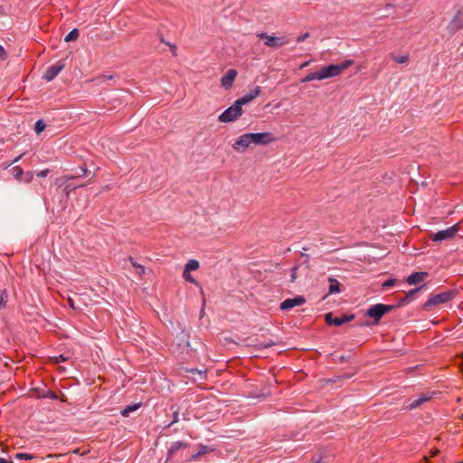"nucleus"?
Segmentation results:
<instances>
[{
  "label": "nucleus",
  "mask_w": 463,
  "mask_h": 463,
  "mask_svg": "<svg viewBox=\"0 0 463 463\" xmlns=\"http://www.w3.org/2000/svg\"><path fill=\"white\" fill-rule=\"evenodd\" d=\"M354 64L353 60H345L340 64H329L323 67L321 70L308 73L305 76L301 82L306 83L312 80H322L325 79L332 78L340 75L345 70Z\"/></svg>",
  "instance_id": "obj_1"
},
{
  "label": "nucleus",
  "mask_w": 463,
  "mask_h": 463,
  "mask_svg": "<svg viewBox=\"0 0 463 463\" xmlns=\"http://www.w3.org/2000/svg\"><path fill=\"white\" fill-rule=\"evenodd\" d=\"M457 295L458 291L456 289H451L449 291L430 296L429 299L423 304V309L427 310L431 307L445 304L453 299Z\"/></svg>",
  "instance_id": "obj_2"
},
{
  "label": "nucleus",
  "mask_w": 463,
  "mask_h": 463,
  "mask_svg": "<svg viewBox=\"0 0 463 463\" xmlns=\"http://www.w3.org/2000/svg\"><path fill=\"white\" fill-rule=\"evenodd\" d=\"M243 113L242 107L235 101L226 109L219 117L218 120L222 123H229L237 120Z\"/></svg>",
  "instance_id": "obj_3"
},
{
  "label": "nucleus",
  "mask_w": 463,
  "mask_h": 463,
  "mask_svg": "<svg viewBox=\"0 0 463 463\" xmlns=\"http://www.w3.org/2000/svg\"><path fill=\"white\" fill-rule=\"evenodd\" d=\"M394 308L392 305L376 304L366 310V316L373 318V325L379 324L382 317Z\"/></svg>",
  "instance_id": "obj_4"
},
{
  "label": "nucleus",
  "mask_w": 463,
  "mask_h": 463,
  "mask_svg": "<svg viewBox=\"0 0 463 463\" xmlns=\"http://www.w3.org/2000/svg\"><path fill=\"white\" fill-rule=\"evenodd\" d=\"M249 135L250 143L256 146H267L276 141V137L270 132L249 133Z\"/></svg>",
  "instance_id": "obj_5"
},
{
  "label": "nucleus",
  "mask_w": 463,
  "mask_h": 463,
  "mask_svg": "<svg viewBox=\"0 0 463 463\" xmlns=\"http://www.w3.org/2000/svg\"><path fill=\"white\" fill-rule=\"evenodd\" d=\"M460 227L458 224H454L445 230L439 231L433 234H431L430 238L433 241H441L449 239H452L457 232L459 231Z\"/></svg>",
  "instance_id": "obj_6"
},
{
  "label": "nucleus",
  "mask_w": 463,
  "mask_h": 463,
  "mask_svg": "<svg viewBox=\"0 0 463 463\" xmlns=\"http://www.w3.org/2000/svg\"><path fill=\"white\" fill-rule=\"evenodd\" d=\"M257 36L260 39H265V45L268 47L279 48L288 43V40L286 37L270 36L266 33H259Z\"/></svg>",
  "instance_id": "obj_7"
},
{
  "label": "nucleus",
  "mask_w": 463,
  "mask_h": 463,
  "mask_svg": "<svg viewBox=\"0 0 463 463\" xmlns=\"http://www.w3.org/2000/svg\"><path fill=\"white\" fill-rule=\"evenodd\" d=\"M355 316L354 314L349 315H342L341 317H334L333 313L329 312L326 314L325 320L328 325H334L336 326H340L344 325L345 323L353 321L354 319Z\"/></svg>",
  "instance_id": "obj_8"
},
{
  "label": "nucleus",
  "mask_w": 463,
  "mask_h": 463,
  "mask_svg": "<svg viewBox=\"0 0 463 463\" xmlns=\"http://www.w3.org/2000/svg\"><path fill=\"white\" fill-rule=\"evenodd\" d=\"M250 145L251 143L250 135L249 133H245L238 137V138L232 145V147L236 152L243 153L249 148Z\"/></svg>",
  "instance_id": "obj_9"
},
{
  "label": "nucleus",
  "mask_w": 463,
  "mask_h": 463,
  "mask_svg": "<svg viewBox=\"0 0 463 463\" xmlns=\"http://www.w3.org/2000/svg\"><path fill=\"white\" fill-rule=\"evenodd\" d=\"M460 29H463V7L457 12L453 19L447 26V30L450 33H455Z\"/></svg>",
  "instance_id": "obj_10"
},
{
  "label": "nucleus",
  "mask_w": 463,
  "mask_h": 463,
  "mask_svg": "<svg viewBox=\"0 0 463 463\" xmlns=\"http://www.w3.org/2000/svg\"><path fill=\"white\" fill-rule=\"evenodd\" d=\"M306 303V298L302 296H296L293 298H287L281 302L279 308L281 310H289L295 307L301 306Z\"/></svg>",
  "instance_id": "obj_11"
},
{
  "label": "nucleus",
  "mask_w": 463,
  "mask_h": 463,
  "mask_svg": "<svg viewBox=\"0 0 463 463\" xmlns=\"http://www.w3.org/2000/svg\"><path fill=\"white\" fill-rule=\"evenodd\" d=\"M64 68V64L61 61L50 66L44 75L43 79L47 81H51L55 79V77L60 73V71Z\"/></svg>",
  "instance_id": "obj_12"
},
{
  "label": "nucleus",
  "mask_w": 463,
  "mask_h": 463,
  "mask_svg": "<svg viewBox=\"0 0 463 463\" xmlns=\"http://www.w3.org/2000/svg\"><path fill=\"white\" fill-rule=\"evenodd\" d=\"M238 72L234 69H230L225 75H223L221 79V85L225 90H229L232 87L235 78Z\"/></svg>",
  "instance_id": "obj_13"
},
{
  "label": "nucleus",
  "mask_w": 463,
  "mask_h": 463,
  "mask_svg": "<svg viewBox=\"0 0 463 463\" xmlns=\"http://www.w3.org/2000/svg\"><path fill=\"white\" fill-rule=\"evenodd\" d=\"M260 91L261 88L260 86H256L254 89L250 90L247 94L243 95L236 101L242 107L243 105L248 104L255 98H257L260 94Z\"/></svg>",
  "instance_id": "obj_14"
},
{
  "label": "nucleus",
  "mask_w": 463,
  "mask_h": 463,
  "mask_svg": "<svg viewBox=\"0 0 463 463\" xmlns=\"http://www.w3.org/2000/svg\"><path fill=\"white\" fill-rule=\"evenodd\" d=\"M428 276V272L425 271L413 272L407 278L406 281L409 285H417L424 281Z\"/></svg>",
  "instance_id": "obj_15"
},
{
  "label": "nucleus",
  "mask_w": 463,
  "mask_h": 463,
  "mask_svg": "<svg viewBox=\"0 0 463 463\" xmlns=\"http://www.w3.org/2000/svg\"><path fill=\"white\" fill-rule=\"evenodd\" d=\"M432 395L430 393H421L417 398L413 399L410 404L407 406L410 410L416 409L420 407L424 402L430 401Z\"/></svg>",
  "instance_id": "obj_16"
},
{
  "label": "nucleus",
  "mask_w": 463,
  "mask_h": 463,
  "mask_svg": "<svg viewBox=\"0 0 463 463\" xmlns=\"http://www.w3.org/2000/svg\"><path fill=\"white\" fill-rule=\"evenodd\" d=\"M424 287L425 285H421L418 288H412L410 291H408L406 295L400 300L398 306L402 307L409 304L411 301H412L415 295L419 293Z\"/></svg>",
  "instance_id": "obj_17"
},
{
  "label": "nucleus",
  "mask_w": 463,
  "mask_h": 463,
  "mask_svg": "<svg viewBox=\"0 0 463 463\" xmlns=\"http://www.w3.org/2000/svg\"><path fill=\"white\" fill-rule=\"evenodd\" d=\"M187 447L188 443L181 440L172 443L167 450L168 458H173L179 449H186Z\"/></svg>",
  "instance_id": "obj_18"
},
{
  "label": "nucleus",
  "mask_w": 463,
  "mask_h": 463,
  "mask_svg": "<svg viewBox=\"0 0 463 463\" xmlns=\"http://www.w3.org/2000/svg\"><path fill=\"white\" fill-rule=\"evenodd\" d=\"M328 281L330 283L329 285V288H328V294H337V293H340L341 289H340V283L339 281L333 278V277H330L328 279Z\"/></svg>",
  "instance_id": "obj_19"
},
{
  "label": "nucleus",
  "mask_w": 463,
  "mask_h": 463,
  "mask_svg": "<svg viewBox=\"0 0 463 463\" xmlns=\"http://www.w3.org/2000/svg\"><path fill=\"white\" fill-rule=\"evenodd\" d=\"M198 268H199L198 260H189L187 261V263L185 264L184 270L185 271V273H187V271L191 272L193 270H196Z\"/></svg>",
  "instance_id": "obj_20"
},
{
  "label": "nucleus",
  "mask_w": 463,
  "mask_h": 463,
  "mask_svg": "<svg viewBox=\"0 0 463 463\" xmlns=\"http://www.w3.org/2000/svg\"><path fill=\"white\" fill-rule=\"evenodd\" d=\"M78 176L77 175H63L60 178H57L55 183L56 184H58L59 186H62L63 184H65L66 183H68L69 181L71 180H73V179H76Z\"/></svg>",
  "instance_id": "obj_21"
},
{
  "label": "nucleus",
  "mask_w": 463,
  "mask_h": 463,
  "mask_svg": "<svg viewBox=\"0 0 463 463\" xmlns=\"http://www.w3.org/2000/svg\"><path fill=\"white\" fill-rule=\"evenodd\" d=\"M140 404L139 403H135V404H132V405H128L127 406L126 408H124L122 411H121V415L124 416V417H127L129 415V413L131 411H134L136 410H137L139 408Z\"/></svg>",
  "instance_id": "obj_22"
},
{
  "label": "nucleus",
  "mask_w": 463,
  "mask_h": 463,
  "mask_svg": "<svg viewBox=\"0 0 463 463\" xmlns=\"http://www.w3.org/2000/svg\"><path fill=\"white\" fill-rule=\"evenodd\" d=\"M80 35L79 30L74 28L72 29L64 38L65 42H71L78 39Z\"/></svg>",
  "instance_id": "obj_23"
},
{
  "label": "nucleus",
  "mask_w": 463,
  "mask_h": 463,
  "mask_svg": "<svg viewBox=\"0 0 463 463\" xmlns=\"http://www.w3.org/2000/svg\"><path fill=\"white\" fill-rule=\"evenodd\" d=\"M12 173H13L14 177L16 180H18V181L22 180V176L24 175V171L20 166H18V165L14 166L12 168Z\"/></svg>",
  "instance_id": "obj_24"
},
{
  "label": "nucleus",
  "mask_w": 463,
  "mask_h": 463,
  "mask_svg": "<svg viewBox=\"0 0 463 463\" xmlns=\"http://www.w3.org/2000/svg\"><path fill=\"white\" fill-rule=\"evenodd\" d=\"M33 458L34 456L29 453L18 452L14 455V458L19 460H31Z\"/></svg>",
  "instance_id": "obj_25"
},
{
  "label": "nucleus",
  "mask_w": 463,
  "mask_h": 463,
  "mask_svg": "<svg viewBox=\"0 0 463 463\" xmlns=\"http://www.w3.org/2000/svg\"><path fill=\"white\" fill-rule=\"evenodd\" d=\"M129 261L131 262L132 266L137 269V273L142 276L145 274V267L137 263L132 257L129 258Z\"/></svg>",
  "instance_id": "obj_26"
},
{
  "label": "nucleus",
  "mask_w": 463,
  "mask_h": 463,
  "mask_svg": "<svg viewBox=\"0 0 463 463\" xmlns=\"http://www.w3.org/2000/svg\"><path fill=\"white\" fill-rule=\"evenodd\" d=\"M392 59H393V60H394V61H396L397 63L402 64V63H406V62L409 61V55H408V54H403V55H392Z\"/></svg>",
  "instance_id": "obj_27"
},
{
  "label": "nucleus",
  "mask_w": 463,
  "mask_h": 463,
  "mask_svg": "<svg viewBox=\"0 0 463 463\" xmlns=\"http://www.w3.org/2000/svg\"><path fill=\"white\" fill-rule=\"evenodd\" d=\"M62 186H64L65 194H70L71 192L75 191L77 188L85 186V184L74 186V185H72L71 184L66 183Z\"/></svg>",
  "instance_id": "obj_28"
},
{
  "label": "nucleus",
  "mask_w": 463,
  "mask_h": 463,
  "mask_svg": "<svg viewBox=\"0 0 463 463\" xmlns=\"http://www.w3.org/2000/svg\"><path fill=\"white\" fill-rule=\"evenodd\" d=\"M45 128V124L43 120L39 119L36 121L34 125V130L37 134L41 133Z\"/></svg>",
  "instance_id": "obj_29"
},
{
  "label": "nucleus",
  "mask_w": 463,
  "mask_h": 463,
  "mask_svg": "<svg viewBox=\"0 0 463 463\" xmlns=\"http://www.w3.org/2000/svg\"><path fill=\"white\" fill-rule=\"evenodd\" d=\"M209 450L208 447L207 446H204V445H201L200 446V449L197 453L192 455V459H196L198 458V457L200 455H203L204 453H206L207 451Z\"/></svg>",
  "instance_id": "obj_30"
},
{
  "label": "nucleus",
  "mask_w": 463,
  "mask_h": 463,
  "mask_svg": "<svg viewBox=\"0 0 463 463\" xmlns=\"http://www.w3.org/2000/svg\"><path fill=\"white\" fill-rule=\"evenodd\" d=\"M183 278L184 279V280L186 281H189L191 283H194V284H197V281L195 280V279L190 274V271H187V273H185V271L184 270L183 272Z\"/></svg>",
  "instance_id": "obj_31"
},
{
  "label": "nucleus",
  "mask_w": 463,
  "mask_h": 463,
  "mask_svg": "<svg viewBox=\"0 0 463 463\" xmlns=\"http://www.w3.org/2000/svg\"><path fill=\"white\" fill-rule=\"evenodd\" d=\"M178 421H179V411L176 409L173 411V420L166 427L169 428L173 424H175Z\"/></svg>",
  "instance_id": "obj_32"
},
{
  "label": "nucleus",
  "mask_w": 463,
  "mask_h": 463,
  "mask_svg": "<svg viewBox=\"0 0 463 463\" xmlns=\"http://www.w3.org/2000/svg\"><path fill=\"white\" fill-rule=\"evenodd\" d=\"M396 279H389L383 283V288H390L396 285Z\"/></svg>",
  "instance_id": "obj_33"
},
{
  "label": "nucleus",
  "mask_w": 463,
  "mask_h": 463,
  "mask_svg": "<svg viewBox=\"0 0 463 463\" xmlns=\"http://www.w3.org/2000/svg\"><path fill=\"white\" fill-rule=\"evenodd\" d=\"M79 170H80V172L78 173V175H77L78 177L85 176L88 173V169H87L86 165L80 166Z\"/></svg>",
  "instance_id": "obj_34"
},
{
  "label": "nucleus",
  "mask_w": 463,
  "mask_h": 463,
  "mask_svg": "<svg viewBox=\"0 0 463 463\" xmlns=\"http://www.w3.org/2000/svg\"><path fill=\"white\" fill-rule=\"evenodd\" d=\"M6 301H7V295L5 292H4L2 295H1V298H0V307H3L5 306L6 304Z\"/></svg>",
  "instance_id": "obj_35"
},
{
  "label": "nucleus",
  "mask_w": 463,
  "mask_h": 463,
  "mask_svg": "<svg viewBox=\"0 0 463 463\" xmlns=\"http://www.w3.org/2000/svg\"><path fill=\"white\" fill-rule=\"evenodd\" d=\"M298 269V266H294L292 269H291V281H295L296 279H297V271Z\"/></svg>",
  "instance_id": "obj_36"
},
{
  "label": "nucleus",
  "mask_w": 463,
  "mask_h": 463,
  "mask_svg": "<svg viewBox=\"0 0 463 463\" xmlns=\"http://www.w3.org/2000/svg\"><path fill=\"white\" fill-rule=\"evenodd\" d=\"M309 37V33H305L297 37V42L298 43H302L304 42L306 39H307Z\"/></svg>",
  "instance_id": "obj_37"
},
{
  "label": "nucleus",
  "mask_w": 463,
  "mask_h": 463,
  "mask_svg": "<svg viewBox=\"0 0 463 463\" xmlns=\"http://www.w3.org/2000/svg\"><path fill=\"white\" fill-rule=\"evenodd\" d=\"M24 154H21L20 156H16L14 160H12L11 162H8L6 163L5 165V168L11 166L13 164L18 162L22 157H23Z\"/></svg>",
  "instance_id": "obj_38"
},
{
  "label": "nucleus",
  "mask_w": 463,
  "mask_h": 463,
  "mask_svg": "<svg viewBox=\"0 0 463 463\" xmlns=\"http://www.w3.org/2000/svg\"><path fill=\"white\" fill-rule=\"evenodd\" d=\"M7 58V53L4 47L0 44V59L5 60Z\"/></svg>",
  "instance_id": "obj_39"
},
{
  "label": "nucleus",
  "mask_w": 463,
  "mask_h": 463,
  "mask_svg": "<svg viewBox=\"0 0 463 463\" xmlns=\"http://www.w3.org/2000/svg\"><path fill=\"white\" fill-rule=\"evenodd\" d=\"M49 174V169H44L40 172H38L36 175L38 177H46Z\"/></svg>",
  "instance_id": "obj_40"
},
{
  "label": "nucleus",
  "mask_w": 463,
  "mask_h": 463,
  "mask_svg": "<svg viewBox=\"0 0 463 463\" xmlns=\"http://www.w3.org/2000/svg\"><path fill=\"white\" fill-rule=\"evenodd\" d=\"M56 363H61L65 362L67 360V357H65L63 354H60L59 356L54 357Z\"/></svg>",
  "instance_id": "obj_41"
},
{
  "label": "nucleus",
  "mask_w": 463,
  "mask_h": 463,
  "mask_svg": "<svg viewBox=\"0 0 463 463\" xmlns=\"http://www.w3.org/2000/svg\"><path fill=\"white\" fill-rule=\"evenodd\" d=\"M33 177V174L32 172H27V173L25 174V179H24V181H25L26 183H29V182H31V181H32Z\"/></svg>",
  "instance_id": "obj_42"
},
{
  "label": "nucleus",
  "mask_w": 463,
  "mask_h": 463,
  "mask_svg": "<svg viewBox=\"0 0 463 463\" xmlns=\"http://www.w3.org/2000/svg\"><path fill=\"white\" fill-rule=\"evenodd\" d=\"M260 348H267V347H270L272 345H274V343L273 342H269V343H267V344H260L259 345Z\"/></svg>",
  "instance_id": "obj_43"
},
{
  "label": "nucleus",
  "mask_w": 463,
  "mask_h": 463,
  "mask_svg": "<svg viewBox=\"0 0 463 463\" xmlns=\"http://www.w3.org/2000/svg\"><path fill=\"white\" fill-rule=\"evenodd\" d=\"M47 397H50L52 399H56L57 395L52 392H49V394L47 395Z\"/></svg>",
  "instance_id": "obj_44"
},
{
  "label": "nucleus",
  "mask_w": 463,
  "mask_h": 463,
  "mask_svg": "<svg viewBox=\"0 0 463 463\" xmlns=\"http://www.w3.org/2000/svg\"><path fill=\"white\" fill-rule=\"evenodd\" d=\"M0 463H14V462L12 460H8L4 458H0Z\"/></svg>",
  "instance_id": "obj_45"
},
{
  "label": "nucleus",
  "mask_w": 463,
  "mask_h": 463,
  "mask_svg": "<svg viewBox=\"0 0 463 463\" xmlns=\"http://www.w3.org/2000/svg\"><path fill=\"white\" fill-rule=\"evenodd\" d=\"M302 256H303V257H305L306 261H308V260H309V255H308V254H305V253H303V254H302Z\"/></svg>",
  "instance_id": "obj_46"
},
{
  "label": "nucleus",
  "mask_w": 463,
  "mask_h": 463,
  "mask_svg": "<svg viewBox=\"0 0 463 463\" xmlns=\"http://www.w3.org/2000/svg\"><path fill=\"white\" fill-rule=\"evenodd\" d=\"M69 303L71 307H74L71 299L69 300Z\"/></svg>",
  "instance_id": "obj_47"
},
{
  "label": "nucleus",
  "mask_w": 463,
  "mask_h": 463,
  "mask_svg": "<svg viewBox=\"0 0 463 463\" xmlns=\"http://www.w3.org/2000/svg\"><path fill=\"white\" fill-rule=\"evenodd\" d=\"M314 463H319V462H318V461H317V462H314Z\"/></svg>",
  "instance_id": "obj_48"
},
{
  "label": "nucleus",
  "mask_w": 463,
  "mask_h": 463,
  "mask_svg": "<svg viewBox=\"0 0 463 463\" xmlns=\"http://www.w3.org/2000/svg\"><path fill=\"white\" fill-rule=\"evenodd\" d=\"M461 463H463V462H461Z\"/></svg>",
  "instance_id": "obj_49"
}]
</instances>
